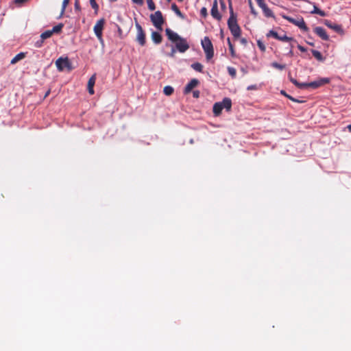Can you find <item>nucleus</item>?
<instances>
[{
    "label": "nucleus",
    "instance_id": "1",
    "mask_svg": "<svg viewBox=\"0 0 351 351\" xmlns=\"http://www.w3.org/2000/svg\"><path fill=\"white\" fill-rule=\"evenodd\" d=\"M166 36L168 39L176 44V47L180 53H184L189 49V45L186 40L180 37L177 33L169 28L165 29Z\"/></svg>",
    "mask_w": 351,
    "mask_h": 351
},
{
    "label": "nucleus",
    "instance_id": "2",
    "mask_svg": "<svg viewBox=\"0 0 351 351\" xmlns=\"http://www.w3.org/2000/svg\"><path fill=\"white\" fill-rule=\"evenodd\" d=\"M230 17L228 20V28L235 38L241 36V29L238 25L237 15L234 13L231 1L229 2Z\"/></svg>",
    "mask_w": 351,
    "mask_h": 351
},
{
    "label": "nucleus",
    "instance_id": "3",
    "mask_svg": "<svg viewBox=\"0 0 351 351\" xmlns=\"http://www.w3.org/2000/svg\"><path fill=\"white\" fill-rule=\"evenodd\" d=\"M202 46L206 53V59H211L214 56V49L212 42L208 36H205L202 40Z\"/></svg>",
    "mask_w": 351,
    "mask_h": 351
},
{
    "label": "nucleus",
    "instance_id": "4",
    "mask_svg": "<svg viewBox=\"0 0 351 351\" xmlns=\"http://www.w3.org/2000/svg\"><path fill=\"white\" fill-rule=\"evenodd\" d=\"M105 23H106V20L104 18L100 19L99 20H98L96 22V23L93 27L94 33L101 43H104L102 32H103Z\"/></svg>",
    "mask_w": 351,
    "mask_h": 351
},
{
    "label": "nucleus",
    "instance_id": "5",
    "mask_svg": "<svg viewBox=\"0 0 351 351\" xmlns=\"http://www.w3.org/2000/svg\"><path fill=\"white\" fill-rule=\"evenodd\" d=\"M267 37L272 36L274 38L281 40V41L290 42L291 49L294 47V43H296V41L295 40H293L292 38L288 37L285 34L283 35H279L276 32H275L274 30H270L267 33Z\"/></svg>",
    "mask_w": 351,
    "mask_h": 351
},
{
    "label": "nucleus",
    "instance_id": "6",
    "mask_svg": "<svg viewBox=\"0 0 351 351\" xmlns=\"http://www.w3.org/2000/svg\"><path fill=\"white\" fill-rule=\"evenodd\" d=\"M56 65L58 71H62L64 69H67L68 71H71L73 69V67L71 66V63L70 62L69 58L67 57L59 58L56 61Z\"/></svg>",
    "mask_w": 351,
    "mask_h": 351
},
{
    "label": "nucleus",
    "instance_id": "7",
    "mask_svg": "<svg viewBox=\"0 0 351 351\" xmlns=\"http://www.w3.org/2000/svg\"><path fill=\"white\" fill-rule=\"evenodd\" d=\"M151 21L153 25L158 29L162 30V26L164 23V19L160 11L158 10L150 16Z\"/></svg>",
    "mask_w": 351,
    "mask_h": 351
},
{
    "label": "nucleus",
    "instance_id": "8",
    "mask_svg": "<svg viewBox=\"0 0 351 351\" xmlns=\"http://www.w3.org/2000/svg\"><path fill=\"white\" fill-rule=\"evenodd\" d=\"M330 79L328 77H319L316 80L308 82V88L316 89L330 83Z\"/></svg>",
    "mask_w": 351,
    "mask_h": 351
},
{
    "label": "nucleus",
    "instance_id": "9",
    "mask_svg": "<svg viewBox=\"0 0 351 351\" xmlns=\"http://www.w3.org/2000/svg\"><path fill=\"white\" fill-rule=\"evenodd\" d=\"M136 28L137 29L136 40L140 45L144 46L146 43L145 33L141 25L138 23H136Z\"/></svg>",
    "mask_w": 351,
    "mask_h": 351
},
{
    "label": "nucleus",
    "instance_id": "10",
    "mask_svg": "<svg viewBox=\"0 0 351 351\" xmlns=\"http://www.w3.org/2000/svg\"><path fill=\"white\" fill-rule=\"evenodd\" d=\"M285 19H287L290 23L298 26L300 28L306 30L307 29L306 26V23L302 18L300 17H291V16H284Z\"/></svg>",
    "mask_w": 351,
    "mask_h": 351
},
{
    "label": "nucleus",
    "instance_id": "11",
    "mask_svg": "<svg viewBox=\"0 0 351 351\" xmlns=\"http://www.w3.org/2000/svg\"><path fill=\"white\" fill-rule=\"evenodd\" d=\"M324 24L329 28L334 30L335 32L340 34H343V30L341 25H338L335 23H332V21H328V20H326L324 22Z\"/></svg>",
    "mask_w": 351,
    "mask_h": 351
},
{
    "label": "nucleus",
    "instance_id": "12",
    "mask_svg": "<svg viewBox=\"0 0 351 351\" xmlns=\"http://www.w3.org/2000/svg\"><path fill=\"white\" fill-rule=\"evenodd\" d=\"M210 14L211 16L217 21H221V15L219 12L218 10V5L217 0H215L210 10Z\"/></svg>",
    "mask_w": 351,
    "mask_h": 351
},
{
    "label": "nucleus",
    "instance_id": "13",
    "mask_svg": "<svg viewBox=\"0 0 351 351\" xmlns=\"http://www.w3.org/2000/svg\"><path fill=\"white\" fill-rule=\"evenodd\" d=\"M199 82L197 79H192L185 86L184 90V94H189L195 87L199 84Z\"/></svg>",
    "mask_w": 351,
    "mask_h": 351
},
{
    "label": "nucleus",
    "instance_id": "14",
    "mask_svg": "<svg viewBox=\"0 0 351 351\" xmlns=\"http://www.w3.org/2000/svg\"><path fill=\"white\" fill-rule=\"evenodd\" d=\"M314 32L324 40H328L329 38L326 30L322 27H316Z\"/></svg>",
    "mask_w": 351,
    "mask_h": 351
},
{
    "label": "nucleus",
    "instance_id": "15",
    "mask_svg": "<svg viewBox=\"0 0 351 351\" xmlns=\"http://www.w3.org/2000/svg\"><path fill=\"white\" fill-rule=\"evenodd\" d=\"M95 80H96L95 74L93 75L88 80L87 86H88V91L90 95H93L95 93L93 87L95 84Z\"/></svg>",
    "mask_w": 351,
    "mask_h": 351
},
{
    "label": "nucleus",
    "instance_id": "16",
    "mask_svg": "<svg viewBox=\"0 0 351 351\" xmlns=\"http://www.w3.org/2000/svg\"><path fill=\"white\" fill-rule=\"evenodd\" d=\"M151 38H152V40H153V42L156 45H158L162 43V35L158 32H155V31L152 32Z\"/></svg>",
    "mask_w": 351,
    "mask_h": 351
},
{
    "label": "nucleus",
    "instance_id": "17",
    "mask_svg": "<svg viewBox=\"0 0 351 351\" xmlns=\"http://www.w3.org/2000/svg\"><path fill=\"white\" fill-rule=\"evenodd\" d=\"M27 52H21L16 54L10 61L11 64H15L26 57Z\"/></svg>",
    "mask_w": 351,
    "mask_h": 351
},
{
    "label": "nucleus",
    "instance_id": "18",
    "mask_svg": "<svg viewBox=\"0 0 351 351\" xmlns=\"http://www.w3.org/2000/svg\"><path fill=\"white\" fill-rule=\"evenodd\" d=\"M289 78L290 81L293 84L297 86L298 88H307V82H298L297 80H295V79H294V78H293L291 77V73L289 74Z\"/></svg>",
    "mask_w": 351,
    "mask_h": 351
},
{
    "label": "nucleus",
    "instance_id": "19",
    "mask_svg": "<svg viewBox=\"0 0 351 351\" xmlns=\"http://www.w3.org/2000/svg\"><path fill=\"white\" fill-rule=\"evenodd\" d=\"M220 103L222 105L223 108H225L227 111L230 110L232 107V101L230 98L225 97Z\"/></svg>",
    "mask_w": 351,
    "mask_h": 351
},
{
    "label": "nucleus",
    "instance_id": "20",
    "mask_svg": "<svg viewBox=\"0 0 351 351\" xmlns=\"http://www.w3.org/2000/svg\"><path fill=\"white\" fill-rule=\"evenodd\" d=\"M223 109V106L220 102L215 103L213 106V109L214 114L215 116H219L221 114Z\"/></svg>",
    "mask_w": 351,
    "mask_h": 351
},
{
    "label": "nucleus",
    "instance_id": "21",
    "mask_svg": "<svg viewBox=\"0 0 351 351\" xmlns=\"http://www.w3.org/2000/svg\"><path fill=\"white\" fill-rule=\"evenodd\" d=\"M171 10L176 13V14L180 19H184V15L181 12L178 7L176 3L171 5Z\"/></svg>",
    "mask_w": 351,
    "mask_h": 351
},
{
    "label": "nucleus",
    "instance_id": "22",
    "mask_svg": "<svg viewBox=\"0 0 351 351\" xmlns=\"http://www.w3.org/2000/svg\"><path fill=\"white\" fill-rule=\"evenodd\" d=\"M261 9L263 10V12L266 17L274 18V14L273 12L267 7V5L265 6H263V8H262Z\"/></svg>",
    "mask_w": 351,
    "mask_h": 351
},
{
    "label": "nucleus",
    "instance_id": "23",
    "mask_svg": "<svg viewBox=\"0 0 351 351\" xmlns=\"http://www.w3.org/2000/svg\"><path fill=\"white\" fill-rule=\"evenodd\" d=\"M311 14H319L321 16H325L326 13L323 10H321L319 8H318L315 4H313V9L310 11Z\"/></svg>",
    "mask_w": 351,
    "mask_h": 351
},
{
    "label": "nucleus",
    "instance_id": "24",
    "mask_svg": "<svg viewBox=\"0 0 351 351\" xmlns=\"http://www.w3.org/2000/svg\"><path fill=\"white\" fill-rule=\"evenodd\" d=\"M312 54L315 57V58L318 61L322 62L324 60V58L323 57L321 52H319V51L313 49L312 50Z\"/></svg>",
    "mask_w": 351,
    "mask_h": 351
},
{
    "label": "nucleus",
    "instance_id": "25",
    "mask_svg": "<svg viewBox=\"0 0 351 351\" xmlns=\"http://www.w3.org/2000/svg\"><path fill=\"white\" fill-rule=\"evenodd\" d=\"M173 88L171 86H166L164 87L163 92L165 95L169 96L171 95L173 93Z\"/></svg>",
    "mask_w": 351,
    "mask_h": 351
},
{
    "label": "nucleus",
    "instance_id": "26",
    "mask_svg": "<svg viewBox=\"0 0 351 351\" xmlns=\"http://www.w3.org/2000/svg\"><path fill=\"white\" fill-rule=\"evenodd\" d=\"M63 27H64V24L63 23H59L58 25L54 26L53 27V29H51V30L53 34V33L58 34V33H60L62 31Z\"/></svg>",
    "mask_w": 351,
    "mask_h": 351
},
{
    "label": "nucleus",
    "instance_id": "27",
    "mask_svg": "<svg viewBox=\"0 0 351 351\" xmlns=\"http://www.w3.org/2000/svg\"><path fill=\"white\" fill-rule=\"evenodd\" d=\"M191 67L196 71L202 72L203 69V65L199 62H195L191 64Z\"/></svg>",
    "mask_w": 351,
    "mask_h": 351
},
{
    "label": "nucleus",
    "instance_id": "28",
    "mask_svg": "<svg viewBox=\"0 0 351 351\" xmlns=\"http://www.w3.org/2000/svg\"><path fill=\"white\" fill-rule=\"evenodd\" d=\"M227 41H228V45L229 50L230 51L231 56L235 57L236 56L235 51L234 49V46L230 41V39L228 38L227 39Z\"/></svg>",
    "mask_w": 351,
    "mask_h": 351
},
{
    "label": "nucleus",
    "instance_id": "29",
    "mask_svg": "<svg viewBox=\"0 0 351 351\" xmlns=\"http://www.w3.org/2000/svg\"><path fill=\"white\" fill-rule=\"evenodd\" d=\"M52 35L53 33L51 30H47L41 34L40 38L45 40V39L50 38Z\"/></svg>",
    "mask_w": 351,
    "mask_h": 351
},
{
    "label": "nucleus",
    "instance_id": "30",
    "mask_svg": "<svg viewBox=\"0 0 351 351\" xmlns=\"http://www.w3.org/2000/svg\"><path fill=\"white\" fill-rule=\"evenodd\" d=\"M69 1H70V0H63L62 5L60 16H62L64 14V13L65 12V10H66V8L68 5V4L69 3Z\"/></svg>",
    "mask_w": 351,
    "mask_h": 351
},
{
    "label": "nucleus",
    "instance_id": "31",
    "mask_svg": "<svg viewBox=\"0 0 351 351\" xmlns=\"http://www.w3.org/2000/svg\"><path fill=\"white\" fill-rule=\"evenodd\" d=\"M91 7L95 10V14H97L99 10V5L95 0H90Z\"/></svg>",
    "mask_w": 351,
    "mask_h": 351
},
{
    "label": "nucleus",
    "instance_id": "32",
    "mask_svg": "<svg viewBox=\"0 0 351 351\" xmlns=\"http://www.w3.org/2000/svg\"><path fill=\"white\" fill-rule=\"evenodd\" d=\"M271 66H272V67L279 69V70H283L285 68V64H280L276 62H272Z\"/></svg>",
    "mask_w": 351,
    "mask_h": 351
},
{
    "label": "nucleus",
    "instance_id": "33",
    "mask_svg": "<svg viewBox=\"0 0 351 351\" xmlns=\"http://www.w3.org/2000/svg\"><path fill=\"white\" fill-rule=\"evenodd\" d=\"M147 3L149 10L153 11L156 9L155 3L153 0H147Z\"/></svg>",
    "mask_w": 351,
    "mask_h": 351
},
{
    "label": "nucleus",
    "instance_id": "34",
    "mask_svg": "<svg viewBox=\"0 0 351 351\" xmlns=\"http://www.w3.org/2000/svg\"><path fill=\"white\" fill-rule=\"evenodd\" d=\"M257 45L261 51L264 52L265 51V45L261 40H257Z\"/></svg>",
    "mask_w": 351,
    "mask_h": 351
},
{
    "label": "nucleus",
    "instance_id": "35",
    "mask_svg": "<svg viewBox=\"0 0 351 351\" xmlns=\"http://www.w3.org/2000/svg\"><path fill=\"white\" fill-rule=\"evenodd\" d=\"M43 42H44V40H43L40 37V39L38 40H37L35 44H34V46L37 48H40L43 46Z\"/></svg>",
    "mask_w": 351,
    "mask_h": 351
},
{
    "label": "nucleus",
    "instance_id": "36",
    "mask_svg": "<svg viewBox=\"0 0 351 351\" xmlns=\"http://www.w3.org/2000/svg\"><path fill=\"white\" fill-rule=\"evenodd\" d=\"M200 14L204 18H206L208 16L207 9L205 7L200 10Z\"/></svg>",
    "mask_w": 351,
    "mask_h": 351
},
{
    "label": "nucleus",
    "instance_id": "37",
    "mask_svg": "<svg viewBox=\"0 0 351 351\" xmlns=\"http://www.w3.org/2000/svg\"><path fill=\"white\" fill-rule=\"evenodd\" d=\"M256 2L261 8H263V6H265L267 5L264 0H258V1Z\"/></svg>",
    "mask_w": 351,
    "mask_h": 351
},
{
    "label": "nucleus",
    "instance_id": "38",
    "mask_svg": "<svg viewBox=\"0 0 351 351\" xmlns=\"http://www.w3.org/2000/svg\"><path fill=\"white\" fill-rule=\"evenodd\" d=\"M74 7H75V10H78V11L80 10V5L79 0H75Z\"/></svg>",
    "mask_w": 351,
    "mask_h": 351
},
{
    "label": "nucleus",
    "instance_id": "39",
    "mask_svg": "<svg viewBox=\"0 0 351 351\" xmlns=\"http://www.w3.org/2000/svg\"><path fill=\"white\" fill-rule=\"evenodd\" d=\"M286 97H287V98H289V99H291V101H295V102H298V103H302V102H303L302 101H300V100H298V99H295V98H293V97H291V96H290V95H286Z\"/></svg>",
    "mask_w": 351,
    "mask_h": 351
},
{
    "label": "nucleus",
    "instance_id": "40",
    "mask_svg": "<svg viewBox=\"0 0 351 351\" xmlns=\"http://www.w3.org/2000/svg\"><path fill=\"white\" fill-rule=\"evenodd\" d=\"M28 1L29 0H14V3L17 5H21Z\"/></svg>",
    "mask_w": 351,
    "mask_h": 351
},
{
    "label": "nucleus",
    "instance_id": "41",
    "mask_svg": "<svg viewBox=\"0 0 351 351\" xmlns=\"http://www.w3.org/2000/svg\"><path fill=\"white\" fill-rule=\"evenodd\" d=\"M258 88L256 84L254 85H250L247 86V90H256Z\"/></svg>",
    "mask_w": 351,
    "mask_h": 351
},
{
    "label": "nucleus",
    "instance_id": "42",
    "mask_svg": "<svg viewBox=\"0 0 351 351\" xmlns=\"http://www.w3.org/2000/svg\"><path fill=\"white\" fill-rule=\"evenodd\" d=\"M134 3L142 5L143 4V0H132Z\"/></svg>",
    "mask_w": 351,
    "mask_h": 351
},
{
    "label": "nucleus",
    "instance_id": "43",
    "mask_svg": "<svg viewBox=\"0 0 351 351\" xmlns=\"http://www.w3.org/2000/svg\"><path fill=\"white\" fill-rule=\"evenodd\" d=\"M228 71H229V73L230 75H232V76H234L235 74H236V71H235V69H233V68H229L228 69Z\"/></svg>",
    "mask_w": 351,
    "mask_h": 351
},
{
    "label": "nucleus",
    "instance_id": "44",
    "mask_svg": "<svg viewBox=\"0 0 351 351\" xmlns=\"http://www.w3.org/2000/svg\"><path fill=\"white\" fill-rule=\"evenodd\" d=\"M193 96L195 98H198L199 97V90H194L193 92Z\"/></svg>",
    "mask_w": 351,
    "mask_h": 351
},
{
    "label": "nucleus",
    "instance_id": "45",
    "mask_svg": "<svg viewBox=\"0 0 351 351\" xmlns=\"http://www.w3.org/2000/svg\"><path fill=\"white\" fill-rule=\"evenodd\" d=\"M250 6L252 14H253L254 15H256V11H255V10H254V7H253V5H252L251 2H250Z\"/></svg>",
    "mask_w": 351,
    "mask_h": 351
},
{
    "label": "nucleus",
    "instance_id": "46",
    "mask_svg": "<svg viewBox=\"0 0 351 351\" xmlns=\"http://www.w3.org/2000/svg\"><path fill=\"white\" fill-rule=\"evenodd\" d=\"M297 45V47H298V49H299L301 51H303V52L306 51V49H305L304 47H302V46H301V45H298L297 43H294V45Z\"/></svg>",
    "mask_w": 351,
    "mask_h": 351
},
{
    "label": "nucleus",
    "instance_id": "47",
    "mask_svg": "<svg viewBox=\"0 0 351 351\" xmlns=\"http://www.w3.org/2000/svg\"><path fill=\"white\" fill-rule=\"evenodd\" d=\"M220 5H221V7L222 10H226V3H225L224 1L221 0L220 1Z\"/></svg>",
    "mask_w": 351,
    "mask_h": 351
},
{
    "label": "nucleus",
    "instance_id": "48",
    "mask_svg": "<svg viewBox=\"0 0 351 351\" xmlns=\"http://www.w3.org/2000/svg\"><path fill=\"white\" fill-rule=\"evenodd\" d=\"M240 42L243 45H245L247 44V43L246 38H241L240 39Z\"/></svg>",
    "mask_w": 351,
    "mask_h": 351
},
{
    "label": "nucleus",
    "instance_id": "49",
    "mask_svg": "<svg viewBox=\"0 0 351 351\" xmlns=\"http://www.w3.org/2000/svg\"><path fill=\"white\" fill-rule=\"evenodd\" d=\"M347 129H348V130L350 132H351V124H350V125H348L347 126Z\"/></svg>",
    "mask_w": 351,
    "mask_h": 351
},
{
    "label": "nucleus",
    "instance_id": "50",
    "mask_svg": "<svg viewBox=\"0 0 351 351\" xmlns=\"http://www.w3.org/2000/svg\"><path fill=\"white\" fill-rule=\"evenodd\" d=\"M281 94L284 95L285 96H286V95H287L285 90H281Z\"/></svg>",
    "mask_w": 351,
    "mask_h": 351
},
{
    "label": "nucleus",
    "instance_id": "51",
    "mask_svg": "<svg viewBox=\"0 0 351 351\" xmlns=\"http://www.w3.org/2000/svg\"><path fill=\"white\" fill-rule=\"evenodd\" d=\"M308 45H313V44L312 43H310V42L308 43Z\"/></svg>",
    "mask_w": 351,
    "mask_h": 351
},
{
    "label": "nucleus",
    "instance_id": "52",
    "mask_svg": "<svg viewBox=\"0 0 351 351\" xmlns=\"http://www.w3.org/2000/svg\"><path fill=\"white\" fill-rule=\"evenodd\" d=\"M109 1H111V2H115V1H117V0H109Z\"/></svg>",
    "mask_w": 351,
    "mask_h": 351
},
{
    "label": "nucleus",
    "instance_id": "53",
    "mask_svg": "<svg viewBox=\"0 0 351 351\" xmlns=\"http://www.w3.org/2000/svg\"><path fill=\"white\" fill-rule=\"evenodd\" d=\"M178 1H180V2L183 1V0H178Z\"/></svg>",
    "mask_w": 351,
    "mask_h": 351
},
{
    "label": "nucleus",
    "instance_id": "54",
    "mask_svg": "<svg viewBox=\"0 0 351 351\" xmlns=\"http://www.w3.org/2000/svg\"><path fill=\"white\" fill-rule=\"evenodd\" d=\"M168 1H170V0H167Z\"/></svg>",
    "mask_w": 351,
    "mask_h": 351
},
{
    "label": "nucleus",
    "instance_id": "55",
    "mask_svg": "<svg viewBox=\"0 0 351 351\" xmlns=\"http://www.w3.org/2000/svg\"><path fill=\"white\" fill-rule=\"evenodd\" d=\"M256 1H258V0H256Z\"/></svg>",
    "mask_w": 351,
    "mask_h": 351
}]
</instances>
